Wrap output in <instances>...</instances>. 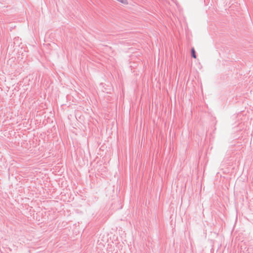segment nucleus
I'll return each instance as SVG.
<instances>
[{"label":"nucleus","mask_w":253,"mask_h":253,"mask_svg":"<svg viewBox=\"0 0 253 253\" xmlns=\"http://www.w3.org/2000/svg\"><path fill=\"white\" fill-rule=\"evenodd\" d=\"M191 52H192V57L193 58H196V53H195V49H194V48H192Z\"/></svg>","instance_id":"obj_1"}]
</instances>
